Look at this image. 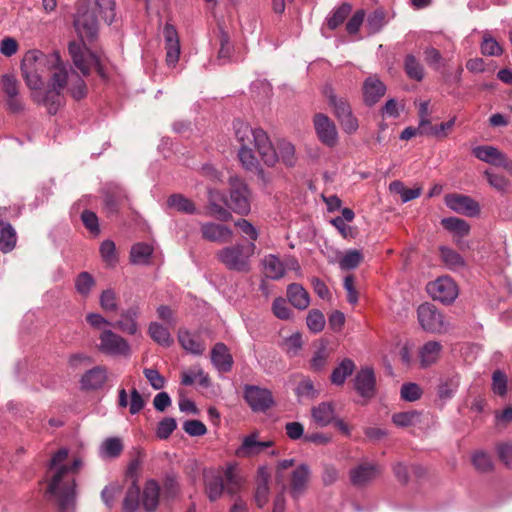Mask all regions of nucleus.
<instances>
[{"label":"nucleus","instance_id":"1","mask_svg":"<svg viewBox=\"0 0 512 512\" xmlns=\"http://www.w3.org/2000/svg\"><path fill=\"white\" fill-rule=\"evenodd\" d=\"M75 29L81 41H71L68 51L77 69L84 76L90 74L94 68L102 79H106V73L99 56L91 52L85 45L84 40L93 41L98 35V20L96 10H85L79 13L74 22Z\"/></svg>","mask_w":512,"mask_h":512},{"label":"nucleus","instance_id":"2","mask_svg":"<svg viewBox=\"0 0 512 512\" xmlns=\"http://www.w3.org/2000/svg\"><path fill=\"white\" fill-rule=\"evenodd\" d=\"M203 482L205 495L211 502L220 499L224 492L230 496L238 494L243 485V479L233 465H228L223 472L205 469Z\"/></svg>","mask_w":512,"mask_h":512},{"label":"nucleus","instance_id":"3","mask_svg":"<svg viewBox=\"0 0 512 512\" xmlns=\"http://www.w3.org/2000/svg\"><path fill=\"white\" fill-rule=\"evenodd\" d=\"M236 140L240 147L253 145L262 161L269 167L278 162L276 149L273 147L267 133L261 128H252L244 121L237 119L233 122Z\"/></svg>","mask_w":512,"mask_h":512},{"label":"nucleus","instance_id":"4","mask_svg":"<svg viewBox=\"0 0 512 512\" xmlns=\"http://www.w3.org/2000/svg\"><path fill=\"white\" fill-rule=\"evenodd\" d=\"M255 244H236L220 249L216 256L227 269L237 272L250 270V258L254 254Z\"/></svg>","mask_w":512,"mask_h":512},{"label":"nucleus","instance_id":"5","mask_svg":"<svg viewBox=\"0 0 512 512\" xmlns=\"http://www.w3.org/2000/svg\"><path fill=\"white\" fill-rule=\"evenodd\" d=\"M329 106L333 110L334 116L340 123L343 131L347 134L355 133L359 128L357 118L353 115L352 108L348 100L335 94L331 86H326L323 90Z\"/></svg>","mask_w":512,"mask_h":512},{"label":"nucleus","instance_id":"6","mask_svg":"<svg viewBox=\"0 0 512 512\" xmlns=\"http://www.w3.org/2000/svg\"><path fill=\"white\" fill-rule=\"evenodd\" d=\"M252 191L244 179L238 176L229 178V199L226 205L238 215L246 216L251 211Z\"/></svg>","mask_w":512,"mask_h":512},{"label":"nucleus","instance_id":"7","mask_svg":"<svg viewBox=\"0 0 512 512\" xmlns=\"http://www.w3.org/2000/svg\"><path fill=\"white\" fill-rule=\"evenodd\" d=\"M68 454L69 451L67 448H60L52 455L49 461V470L53 471L51 490L56 488L60 479H64L65 484L69 485L68 487L71 488V485L73 484V477H76V474L82 465L80 459H75L70 465L64 464L68 458Z\"/></svg>","mask_w":512,"mask_h":512},{"label":"nucleus","instance_id":"8","mask_svg":"<svg viewBox=\"0 0 512 512\" xmlns=\"http://www.w3.org/2000/svg\"><path fill=\"white\" fill-rule=\"evenodd\" d=\"M97 348L102 354L107 356L129 357L131 355V347L128 341L109 329L103 330L100 333Z\"/></svg>","mask_w":512,"mask_h":512},{"label":"nucleus","instance_id":"9","mask_svg":"<svg viewBox=\"0 0 512 512\" xmlns=\"http://www.w3.org/2000/svg\"><path fill=\"white\" fill-rule=\"evenodd\" d=\"M48 485L46 494L54 498L57 502L59 510L65 512L70 506H74L76 500V479L73 477V484L70 487L64 482V479H60L56 485V488L51 490L53 481V471L48 469Z\"/></svg>","mask_w":512,"mask_h":512},{"label":"nucleus","instance_id":"10","mask_svg":"<svg viewBox=\"0 0 512 512\" xmlns=\"http://www.w3.org/2000/svg\"><path fill=\"white\" fill-rule=\"evenodd\" d=\"M243 398L253 412H266L275 404L272 392L257 385H244Z\"/></svg>","mask_w":512,"mask_h":512},{"label":"nucleus","instance_id":"11","mask_svg":"<svg viewBox=\"0 0 512 512\" xmlns=\"http://www.w3.org/2000/svg\"><path fill=\"white\" fill-rule=\"evenodd\" d=\"M103 209L107 216L117 215L123 204L128 201L125 189L117 183H106L101 190Z\"/></svg>","mask_w":512,"mask_h":512},{"label":"nucleus","instance_id":"12","mask_svg":"<svg viewBox=\"0 0 512 512\" xmlns=\"http://www.w3.org/2000/svg\"><path fill=\"white\" fill-rule=\"evenodd\" d=\"M427 291L434 300L443 304L452 303L458 296L457 285L449 276L439 277L428 283Z\"/></svg>","mask_w":512,"mask_h":512},{"label":"nucleus","instance_id":"13","mask_svg":"<svg viewBox=\"0 0 512 512\" xmlns=\"http://www.w3.org/2000/svg\"><path fill=\"white\" fill-rule=\"evenodd\" d=\"M313 124L316 135L323 145L334 148L338 144L339 136L337 127L326 114H315Z\"/></svg>","mask_w":512,"mask_h":512},{"label":"nucleus","instance_id":"14","mask_svg":"<svg viewBox=\"0 0 512 512\" xmlns=\"http://www.w3.org/2000/svg\"><path fill=\"white\" fill-rule=\"evenodd\" d=\"M418 322L421 328L429 333H440L444 327V317L430 303H423L417 309Z\"/></svg>","mask_w":512,"mask_h":512},{"label":"nucleus","instance_id":"15","mask_svg":"<svg viewBox=\"0 0 512 512\" xmlns=\"http://www.w3.org/2000/svg\"><path fill=\"white\" fill-rule=\"evenodd\" d=\"M446 206L456 213L475 217L480 213V205L477 201L467 195L451 193L445 196Z\"/></svg>","mask_w":512,"mask_h":512},{"label":"nucleus","instance_id":"16","mask_svg":"<svg viewBox=\"0 0 512 512\" xmlns=\"http://www.w3.org/2000/svg\"><path fill=\"white\" fill-rule=\"evenodd\" d=\"M37 57H41V51L30 50L24 55L21 61L22 76L26 85L32 90L41 89L44 83L42 75L37 74L33 66L37 62Z\"/></svg>","mask_w":512,"mask_h":512},{"label":"nucleus","instance_id":"17","mask_svg":"<svg viewBox=\"0 0 512 512\" xmlns=\"http://www.w3.org/2000/svg\"><path fill=\"white\" fill-rule=\"evenodd\" d=\"M310 467L302 463L297 466L290 475L288 490L293 500L298 501L305 493L310 480Z\"/></svg>","mask_w":512,"mask_h":512},{"label":"nucleus","instance_id":"18","mask_svg":"<svg viewBox=\"0 0 512 512\" xmlns=\"http://www.w3.org/2000/svg\"><path fill=\"white\" fill-rule=\"evenodd\" d=\"M200 232L204 240L219 244L228 243L233 237V231L230 227L215 222L201 223Z\"/></svg>","mask_w":512,"mask_h":512},{"label":"nucleus","instance_id":"19","mask_svg":"<svg viewBox=\"0 0 512 512\" xmlns=\"http://www.w3.org/2000/svg\"><path fill=\"white\" fill-rule=\"evenodd\" d=\"M258 435L257 432H253L244 437L242 444L235 450V455L239 458L253 457L274 445V442L271 440L259 441Z\"/></svg>","mask_w":512,"mask_h":512},{"label":"nucleus","instance_id":"20","mask_svg":"<svg viewBox=\"0 0 512 512\" xmlns=\"http://www.w3.org/2000/svg\"><path fill=\"white\" fill-rule=\"evenodd\" d=\"M386 85L377 75L368 76L362 85L363 101L367 106H374L386 93Z\"/></svg>","mask_w":512,"mask_h":512},{"label":"nucleus","instance_id":"21","mask_svg":"<svg viewBox=\"0 0 512 512\" xmlns=\"http://www.w3.org/2000/svg\"><path fill=\"white\" fill-rule=\"evenodd\" d=\"M165 40L166 62L169 66H175L180 57L179 36L174 25L166 23L163 28Z\"/></svg>","mask_w":512,"mask_h":512},{"label":"nucleus","instance_id":"22","mask_svg":"<svg viewBox=\"0 0 512 512\" xmlns=\"http://www.w3.org/2000/svg\"><path fill=\"white\" fill-rule=\"evenodd\" d=\"M376 379L372 368H361L354 379V388L364 398H372L375 394Z\"/></svg>","mask_w":512,"mask_h":512},{"label":"nucleus","instance_id":"23","mask_svg":"<svg viewBox=\"0 0 512 512\" xmlns=\"http://www.w3.org/2000/svg\"><path fill=\"white\" fill-rule=\"evenodd\" d=\"M107 381V369L104 366H95L86 371L81 379L80 386L85 391H96L105 385Z\"/></svg>","mask_w":512,"mask_h":512},{"label":"nucleus","instance_id":"24","mask_svg":"<svg viewBox=\"0 0 512 512\" xmlns=\"http://www.w3.org/2000/svg\"><path fill=\"white\" fill-rule=\"evenodd\" d=\"M376 463H362L350 470V481L355 486H364L380 473Z\"/></svg>","mask_w":512,"mask_h":512},{"label":"nucleus","instance_id":"25","mask_svg":"<svg viewBox=\"0 0 512 512\" xmlns=\"http://www.w3.org/2000/svg\"><path fill=\"white\" fill-rule=\"evenodd\" d=\"M211 362L213 366L222 373L230 372L233 367V357L228 347L222 343H216L211 349Z\"/></svg>","mask_w":512,"mask_h":512},{"label":"nucleus","instance_id":"26","mask_svg":"<svg viewBox=\"0 0 512 512\" xmlns=\"http://www.w3.org/2000/svg\"><path fill=\"white\" fill-rule=\"evenodd\" d=\"M472 154L479 160L491 165H499L508 168L505 162V155L496 147L490 145H480L472 149Z\"/></svg>","mask_w":512,"mask_h":512},{"label":"nucleus","instance_id":"27","mask_svg":"<svg viewBox=\"0 0 512 512\" xmlns=\"http://www.w3.org/2000/svg\"><path fill=\"white\" fill-rule=\"evenodd\" d=\"M460 385V376L457 373H451L440 377L437 386V396L442 402H447L456 394Z\"/></svg>","mask_w":512,"mask_h":512},{"label":"nucleus","instance_id":"28","mask_svg":"<svg viewBox=\"0 0 512 512\" xmlns=\"http://www.w3.org/2000/svg\"><path fill=\"white\" fill-rule=\"evenodd\" d=\"M140 315V308L138 305H133L124 310L120 314L119 320L115 326L124 333L135 335L138 332L137 319Z\"/></svg>","mask_w":512,"mask_h":512},{"label":"nucleus","instance_id":"29","mask_svg":"<svg viewBox=\"0 0 512 512\" xmlns=\"http://www.w3.org/2000/svg\"><path fill=\"white\" fill-rule=\"evenodd\" d=\"M313 422L319 427H327L335 420V407L332 402H321L311 408Z\"/></svg>","mask_w":512,"mask_h":512},{"label":"nucleus","instance_id":"30","mask_svg":"<svg viewBox=\"0 0 512 512\" xmlns=\"http://www.w3.org/2000/svg\"><path fill=\"white\" fill-rule=\"evenodd\" d=\"M178 341L182 348L194 355H202L205 351V344L196 334L186 329H179Z\"/></svg>","mask_w":512,"mask_h":512},{"label":"nucleus","instance_id":"31","mask_svg":"<svg viewBox=\"0 0 512 512\" xmlns=\"http://www.w3.org/2000/svg\"><path fill=\"white\" fill-rule=\"evenodd\" d=\"M442 344L438 341H428L419 350L420 365L422 368L435 364L442 351Z\"/></svg>","mask_w":512,"mask_h":512},{"label":"nucleus","instance_id":"32","mask_svg":"<svg viewBox=\"0 0 512 512\" xmlns=\"http://www.w3.org/2000/svg\"><path fill=\"white\" fill-rule=\"evenodd\" d=\"M403 70L406 76L413 81L421 82L425 78V68L420 59L414 54L408 53L403 60Z\"/></svg>","mask_w":512,"mask_h":512},{"label":"nucleus","instance_id":"33","mask_svg":"<svg viewBox=\"0 0 512 512\" xmlns=\"http://www.w3.org/2000/svg\"><path fill=\"white\" fill-rule=\"evenodd\" d=\"M287 297L290 304L299 310H305L310 304L309 293L298 283L288 285Z\"/></svg>","mask_w":512,"mask_h":512},{"label":"nucleus","instance_id":"34","mask_svg":"<svg viewBox=\"0 0 512 512\" xmlns=\"http://www.w3.org/2000/svg\"><path fill=\"white\" fill-rule=\"evenodd\" d=\"M118 404L122 408L127 407L129 404V412L132 415H135L144 408L145 401L139 391L136 388H133L130 393V402H128L126 390L122 388L119 390Z\"/></svg>","mask_w":512,"mask_h":512},{"label":"nucleus","instance_id":"35","mask_svg":"<svg viewBox=\"0 0 512 512\" xmlns=\"http://www.w3.org/2000/svg\"><path fill=\"white\" fill-rule=\"evenodd\" d=\"M160 486L154 479H150L145 483L143 491L142 504L147 512H153L159 504Z\"/></svg>","mask_w":512,"mask_h":512},{"label":"nucleus","instance_id":"36","mask_svg":"<svg viewBox=\"0 0 512 512\" xmlns=\"http://www.w3.org/2000/svg\"><path fill=\"white\" fill-rule=\"evenodd\" d=\"M35 101L43 104L50 115L57 114L59 109L64 105L62 91L52 88H48L41 99L36 98Z\"/></svg>","mask_w":512,"mask_h":512},{"label":"nucleus","instance_id":"37","mask_svg":"<svg viewBox=\"0 0 512 512\" xmlns=\"http://www.w3.org/2000/svg\"><path fill=\"white\" fill-rule=\"evenodd\" d=\"M198 381L199 386L208 388L211 386V380L207 373L200 366H194L181 374V384L191 386Z\"/></svg>","mask_w":512,"mask_h":512},{"label":"nucleus","instance_id":"38","mask_svg":"<svg viewBox=\"0 0 512 512\" xmlns=\"http://www.w3.org/2000/svg\"><path fill=\"white\" fill-rule=\"evenodd\" d=\"M356 366L350 358H344L332 371L330 381L336 386H342L347 377L351 376Z\"/></svg>","mask_w":512,"mask_h":512},{"label":"nucleus","instance_id":"39","mask_svg":"<svg viewBox=\"0 0 512 512\" xmlns=\"http://www.w3.org/2000/svg\"><path fill=\"white\" fill-rule=\"evenodd\" d=\"M263 267L265 274L268 278L273 280L281 279L285 275V264L274 254H269L264 257Z\"/></svg>","mask_w":512,"mask_h":512},{"label":"nucleus","instance_id":"40","mask_svg":"<svg viewBox=\"0 0 512 512\" xmlns=\"http://www.w3.org/2000/svg\"><path fill=\"white\" fill-rule=\"evenodd\" d=\"M17 235L15 229L8 222L0 221V251L8 253L16 246Z\"/></svg>","mask_w":512,"mask_h":512},{"label":"nucleus","instance_id":"41","mask_svg":"<svg viewBox=\"0 0 512 512\" xmlns=\"http://www.w3.org/2000/svg\"><path fill=\"white\" fill-rule=\"evenodd\" d=\"M425 63L434 71L440 73L447 67V60L443 57L440 50L433 46H427L423 50Z\"/></svg>","mask_w":512,"mask_h":512},{"label":"nucleus","instance_id":"42","mask_svg":"<svg viewBox=\"0 0 512 512\" xmlns=\"http://www.w3.org/2000/svg\"><path fill=\"white\" fill-rule=\"evenodd\" d=\"M148 334L153 341L161 346L170 347L174 343L168 328L158 322H151L149 324Z\"/></svg>","mask_w":512,"mask_h":512},{"label":"nucleus","instance_id":"43","mask_svg":"<svg viewBox=\"0 0 512 512\" xmlns=\"http://www.w3.org/2000/svg\"><path fill=\"white\" fill-rule=\"evenodd\" d=\"M167 206L185 214H195L196 206L192 200L182 194H172L167 199Z\"/></svg>","mask_w":512,"mask_h":512},{"label":"nucleus","instance_id":"44","mask_svg":"<svg viewBox=\"0 0 512 512\" xmlns=\"http://www.w3.org/2000/svg\"><path fill=\"white\" fill-rule=\"evenodd\" d=\"M153 254V247L147 243H136L130 250V262L136 265L148 264Z\"/></svg>","mask_w":512,"mask_h":512},{"label":"nucleus","instance_id":"45","mask_svg":"<svg viewBox=\"0 0 512 512\" xmlns=\"http://www.w3.org/2000/svg\"><path fill=\"white\" fill-rule=\"evenodd\" d=\"M439 251L442 262L448 269L458 270L465 266L464 258L455 250L446 246H441Z\"/></svg>","mask_w":512,"mask_h":512},{"label":"nucleus","instance_id":"46","mask_svg":"<svg viewBox=\"0 0 512 512\" xmlns=\"http://www.w3.org/2000/svg\"><path fill=\"white\" fill-rule=\"evenodd\" d=\"M74 285L77 293L86 298L96 285V281L89 272L83 271L76 276Z\"/></svg>","mask_w":512,"mask_h":512},{"label":"nucleus","instance_id":"47","mask_svg":"<svg viewBox=\"0 0 512 512\" xmlns=\"http://www.w3.org/2000/svg\"><path fill=\"white\" fill-rule=\"evenodd\" d=\"M442 226L460 237L467 236L470 232L469 224L460 218L457 217H447L441 220Z\"/></svg>","mask_w":512,"mask_h":512},{"label":"nucleus","instance_id":"48","mask_svg":"<svg viewBox=\"0 0 512 512\" xmlns=\"http://www.w3.org/2000/svg\"><path fill=\"white\" fill-rule=\"evenodd\" d=\"M330 352L325 342H321L310 360V368L315 372L322 371L328 363Z\"/></svg>","mask_w":512,"mask_h":512},{"label":"nucleus","instance_id":"49","mask_svg":"<svg viewBox=\"0 0 512 512\" xmlns=\"http://www.w3.org/2000/svg\"><path fill=\"white\" fill-rule=\"evenodd\" d=\"M140 487L136 484V479L132 481L123 500L124 512H135L139 507Z\"/></svg>","mask_w":512,"mask_h":512},{"label":"nucleus","instance_id":"50","mask_svg":"<svg viewBox=\"0 0 512 512\" xmlns=\"http://www.w3.org/2000/svg\"><path fill=\"white\" fill-rule=\"evenodd\" d=\"M206 209L207 216L213 217L219 221L227 222L232 219L231 212L213 200V192L209 193V202Z\"/></svg>","mask_w":512,"mask_h":512},{"label":"nucleus","instance_id":"51","mask_svg":"<svg viewBox=\"0 0 512 512\" xmlns=\"http://www.w3.org/2000/svg\"><path fill=\"white\" fill-rule=\"evenodd\" d=\"M351 10L352 6L348 3H343L337 9H335L326 19L329 29L335 30L337 27H339L348 17Z\"/></svg>","mask_w":512,"mask_h":512},{"label":"nucleus","instance_id":"52","mask_svg":"<svg viewBox=\"0 0 512 512\" xmlns=\"http://www.w3.org/2000/svg\"><path fill=\"white\" fill-rule=\"evenodd\" d=\"M95 6L104 22L110 25L116 16L115 0H95Z\"/></svg>","mask_w":512,"mask_h":512},{"label":"nucleus","instance_id":"53","mask_svg":"<svg viewBox=\"0 0 512 512\" xmlns=\"http://www.w3.org/2000/svg\"><path fill=\"white\" fill-rule=\"evenodd\" d=\"M278 152L276 151L278 160L281 161L288 167H293L296 162L295 158V148L288 141H280L278 142Z\"/></svg>","mask_w":512,"mask_h":512},{"label":"nucleus","instance_id":"54","mask_svg":"<svg viewBox=\"0 0 512 512\" xmlns=\"http://www.w3.org/2000/svg\"><path fill=\"white\" fill-rule=\"evenodd\" d=\"M123 451V444L120 438L111 437L101 445V454L107 458H117Z\"/></svg>","mask_w":512,"mask_h":512},{"label":"nucleus","instance_id":"55","mask_svg":"<svg viewBox=\"0 0 512 512\" xmlns=\"http://www.w3.org/2000/svg\"><path fill=\"white\" fill-rule=\"evenodd\" d=\"M385 23L386 21L384 11L382 9H376L368 15L366 20V28L369 34L373 35L380 32Z\"/></svg>","mask_w":512,"mask_h":512},{"label":"nucleus","instance_id":"56","mask_svg":"<svg viewBox=\"0 0 512 512\" xmlns=\"http://www.w3.org/2000/svg\"><path fill=\"white\" fill-rule=\"evenodd\" d=\"M102 260L110 267L116 266L118 263V256L116 253V246L112 240H104L99 248Z\"/></svg>","mask_w":512,"mask_h":512},{"label":"nucleus","instance_id":"57","mask_svg":"<svg viewBox=\"0 0 512 512\" xmlns=\"http://www.w3.org/2000/svg\"><path fill=\"white\" fill-rule=\"evenodd\" d=\"M362 260L363 255L361 251L351 249L346 251V253L339 259V266L342 270L355 269L359 266Z\"/></svg>","mask_w":512,"mask_h":512},{"label":"nucleus","instance_id":"58","mask_svg":"<svg viewBox=\"0 0 512 512\" xmlns=\"http://www.w3.org/2000/svg\"><path fill=\"white\" fill-rule=\"evenodd\" d=\"M181 488L177 476L167 473L163 481V494L167 499H174L180 494Z\"/></svg>","mask_w":512,"mask_h":512},{"label":"nucleus","instance_id":"59","mask_svg":"<svg viewBox=\"0 0 512 512\" xmlns=\"http://www.w3.org/2000/svg\"><path fill=\"white\" fill-rule=\"evenodd\" d=\"M456 123V116H453L446 122H442L439 125H429L426 127L427 136H434L438 139H444L448 136L449 131L454 127Z\"/></svg>","mask_w":512,"mask_h":512},{"label":"nucleus","instance_id":"60","mask_svg":"<svg viewBox=\"0 0 512 512\" xmlns=\"http://www.w3.org/2000/svg\"><path fill=\"white\" fill-rule=\"evenodd\" d=\"M238 159L243 168L248 171H254L258 166H260L251 146L240 147L238 150Z\"/></svg>","mask_w":512,"mask_h":512},{"label":"nucleus","instance_id":"61","mask_svg":"<svg viewBox=\"0 0 512 512\" xmlns=\"http://www.w3.org/2000/svg\"><path fill=\"white\" fill-rule=\"evenodd\" d=\"M99 302L101 308L106 312H116L118 310L117 295L113 289L103 290Z\"/></svg>","mask_w":512,"mask_h":512},{"label":"nucleus","instance_id":"62","mask_svg":"<svg viewBox=\"0 0 512 512\" xmlns=\"http://www.w3.org/2000/svg\"><path fill=\"white\" fill-rule=\"evenodd\" d=\"M306 323L311 332L319 333L325 327L324 314L320 310L313 309L308 313Z\"/></svg>","mask_w":512,"mask_h":512},{"label":"nucleus","instance_id":"63","mask_svg":"<svg viewBox=\"0 0 512 512\" xmlns=\"http://www.w3.org/2000/svg\"><path fill=\"white\" fill-rule=\"evenodd\" d=\"M421 387L413 382L404 383L400 389L401 398L407 402H415L422 396Z\"/></svg>","mask_w":512,"mask_h":512},{"label":"nucleus","instance_id":"64","mask_svg":"<svg viewBox=\"0 0 512 512\" xmlns=\"http://www.w3.org/2000/svg\"><path fill=\"white\" fill-rule=\"evenodd\" d=\"M302 335L295 332L284 340V349L289 357H295L302 349Z\"/></svg>","mask_w":512,"mask_h":512}]
</instances>
